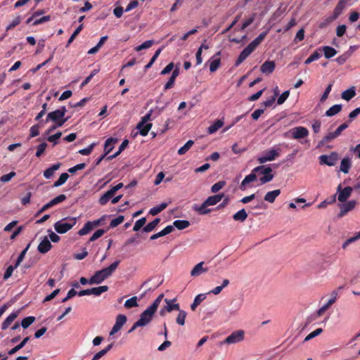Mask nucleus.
<instances>
[{"mask_svg":"<svg viewBox=\"0 0 360 360\" xmlns=\"http://www.w3.org/2000/svg\"><path fill=\"white\" fill-rule=\"evenodd\" d=\"M164 298V294H160L156 300L148 306L140 315L139 320L137 321L141 327H144L149 324L154 316L158 307Z\"/></svg>","mask_w":360,"mask_h":360,"instance_id":"f257e3e1","label":"nucleus"},{"mask_svg":"<svg viewBox=\"0 0 360 360\" xmlns=\"http://www.w3.org/2000/svg\"><path fill=\"white\" fill-rule=\"evenodd\" d=\"M120 264V261H115L107 268H104L100 271H96L93 276L89 280V283L99 284L102 283L105 279L108 278L117 269Z\"/></svg>","mask_w":360,"mask_h":360,"instance_id":"f03ea898","label":"nucleus"},{"mask_svg":"<svg viewBox=\"0 0 360 360\" xmlns=\"http://www.w3.org/2000/svg\"><path fill=\"white\" fill-rule=\"evenodd\" d=\"M77 221V217H66L54 224V229L60 234H63L70 231Z\"/></svg>","mask_w":360,"mask_h":360,"instance_id":"7ed1b4c3","label":"nucleus"},{"mask_svg":"<svg viewBox=\"0 0 360 360\" xmlns=\"http://www.w3.org/2000/svg\"><path fill=\"white\" fill-rule=\"evenodd\" d=\"M308 136V129L306 127L302 126L291 128L283 134L284 138L293 139L297 140L304 139Z\"/></svg>","mask_w":360,"mask_h":360,"instance_id":"20e7f679","label":"nucleus"},{"mask_svg":"<svg viewBox=\"0 0 360 360\" xmlns=\"http://www.w3.org/2000/svg\"><path fill=\"white\" fill-rule=\"evenodd\" d=\"M65 112L66 108L65 107L51 112L47 115L46 122H47L51 120L55 123H57V126L62 127L68 120L67 118H64Z\"/></svg>","mask_w":360,"mask_h":360,"instance_id":"39448f33","label":"nucleus"},{"mask_svg":"<svg viewBox=\"0 0 360 360\" xmlns=\"http://www.w3.org/2000/svg\"><path fill=\"white\" fill-rule=\"evenodd\" d=\"M152 112V110H150L142 117L141 122L137 124L136 128L139 130L140 134L143 136H146L152 127V124L150 123V121L153 120Z\"/></svg>","mask_w":360,"mask_h":360,"instance_id":"423d86ee","label":"nucleus"},{"mask_svg":"<svg viewBox=\"0 0 360 360\" xmlns=\"http://www.w3.org/2000/svg\"><path fill=\"white\" fill-rule=\"evenodd\" d=\"M281 149L278 146H274L270 150L263 152V153L258 157L257 160L259 163H265L266 162L273 161L276 158L279 157Z\"/></svg>","mask_w":360,"mask_h":360,"instance_id":"0eeeda50","label":"nucleus"},{"mask_svg":"<svg viewBox=\"0 0 360 360\" xmlns=\"http://www.w3.org/2000/svg\"><path fill=\"white\" fill-rule=\"evenodd\" d=\"M254 172H258V176L263 175V176L259 178L261 184L271 181L274 178V175L271 174L272 169L269 167L258 166L254 168Z\"/></svg>","mask_w":360,"mask_h":360,"instance_id":"6e6552de","label":"nucleus"},{"mask_svg":"<svg viewBox=\"0 0 360 360\" xmlns=\"http://www.w3.org/2000/svg\"><path fill=\"white\" fill-rule=\"evenodd\" d=\"M165 305L160 310V315L165 316L167 313H170L172 311H177L180 309V305L176 302V299H165Z\"/></svg>","mask_w":360,"mask_h":360,"instance_id":"1a4fd4ad","label":"nucleus"},{"mask_svg":"<svg viewBox=\"0 0 360 360\" xmlns=\"http://www.w3.org/2000/svg\"><path fill=\"white\" fill-rule=\"evenodd\" d=\"M245 338V331L243 330H238L233 331L224 341L225 344L232 345L242 342Z\"/></svg>","mask_w":360,"mask_h":360,"instance_id":"9d476101","label":"nucleus"},{"mask_svg":"<svg viewBox=\"0 0 360 360\" xmlns=\"http://www.w3.org/2000/svg\"><path fill=\"white\" fill-rule=\"evenodd\" d=\"M353 188L350 186L345 187L342 188V186L340 184L336 191V195L338 201L345 202L351 196Z\"/></svg>","mask_w":360,"mask_h":360,"instance_id":"9b49d317","label":"nucleus"},{"mask_svg":"<svg viewBox=\"0 0 360 360\" xmlns=\"http://www.w3.org/2000/svg\"><path fill=\"white\" fill-rule=\"evenodd\" d=\"M338 159V153H331L330 155H322L319 157L321 165H326L328 166H334Z\"/></svg>","mask_w":360,"mask_h":360,"instance_id":"f8f14e48","label":"nucleus"},{"mask_svg":"<svg viewBox=\"0 0 360 360\" xmlns=\"http://www.w3.org/2000/svg\"><path fill=\"white\" fill-rule=\"evenodd\" d=\"M127 316L124 314H119L116 317L115 323L114 324L112 330H110L109 335L112 336L117 332H119L122 326L126 323L127 322Z\"/></svg>","mask_w":360,"mask_h":360,"instance_id":"ddd939ff","label":"nucleus"},{"mask_svg":"<svg viewBox=\"0 0 360 360\" xmlns=\"http://www.w3.org/2000/svg\"><path fill=\"white\" fill-rule=\"evenodd\" d=\"M256 49L253 47L251 44H249L240 53L236 62V65H239L243 62Z\"/></svg>","mask_w":360,"mask_h":360,"instance_id":"4468645a","label":"nucleus"},{"mask_svg":"<svg viewBox=\"0 0 360 360\" xmlns=\"http://www.w3.org/2000/svg\"><path fill=\"white\" fill-rule=\"evenodd\" d=\"M258 176V172H254V169L252 170V172L247 175L245 179L242 181L240 184V188L242 190H245L246 188V186L250 183L254 182L257 180V178Z\"/></svg>","mask_w":360,"mask_h":360,"instance_id":"2eb2a0df","label":"nucleus"},{"mask_svg":"<svg viewBox=\"0 0 360 360\" xmlns=\"http://www.w3.org/2000/svg\"><path fill=\"white\" fill-rule=\"evenodd\" d=\"M221 63L220 52H217L210 59V70L215 72L219 67Z\"/></svg>","mask_w":360,"mask_h":360,"instance_id":"dca6fc26","label":"nucleus"},{"mask_svg":"<svg viewBox=\"0 0 360 360\" xmlns=\"http://www.w3.org/2000/svg\"><path fill=\"white\" fill-rule=\"evenodd\" d=\"M356 205V202L354 200L345 202L340 205V215L343 216L348 212L352 210Z\"/></svg>","mask_w":360,"mask_h":360,"instance_id":"f3484780","label":"nucleus"},{"mask_svg":"<svg viewBox=\"0 0 360 360\" xmlns=\"http://www.w3.org/2000/svg\"><path fill=\"white\" fill-rule=\"evenodd\" d=\"M204 264V262H200L197 264L191 271V276L192 277H197L202 274L207 272L208 269L203 266Z\"/></svg>","mask_w":360,"mask_h":360,"instance_id":"a211bd4d","label":"nucleus"},{"mask_svg":"<svg viewBox=\"0 0 360 360\" xmlns=\"http://www.w3.org/2000/svg\"><path fill=\"white\" fill-rule=\"evenodd\" d=\"M99 223L100 220L86 222L84 227L78 231V234L79 236L86 235L94 229V226L98 225Z\"/></svg>","mask_w":360,"mask_h":360,"instance_id":"6ab92c4d","label":"nucleus"},{"mask_svg":"<svg viewBox=\"0 0 360 360\" xmlns=\"http://www.w3.org/2000/svg\"><path fill=\"white\" fill-rule=\"evenodd\" d=\"M276 68L274 61L266 60L260 67V70L263 74H271L272 73Z\"/></svg>","mask_w":360,"mask_h":360,"instance_id":"aec40b11","label":"nucleus"},{"mask_svg":"<svg viewBox=\"0 0 360 360\" xmlns=\"http://www.w3.org/2000/svg\"><path fill=\"white\" fill-rule=\"evenodd\" d=\"M52 245L47 237H44L38 245V251L40 253H46L51 248Z\"/></svg>","mask_w":360,"mask_h":360,"instance_id":"412c9836","label":"nucleus"},{"mask_svg":"<svg viewBox=\"0 0 360 360\" xmlns=\"http://www.w3.org/2000/svg\"><path fill=\"white\" fill-rule=\"evenodd\" d=\"M337 300V293L333 292V296L330 298L327 303L323 305L318 311H317V315L319 316H321L330 307L332 304H333Z\"/></svg>","mask_w":360,"mask_h":360,"instance_id":"4be33fe9","label":"nucleus"},{"mask_svg":"<svg viewBox=\"0 0 360 360\" xmlns=\"http://www.w3.org/2000/svg\"><path fill=\"white\" fill-rule=\"evenodd\" d=\"M356 96V89L355 86H351L345 91H342L341 94V97L342 99L349 101L352 98Z\"/></svg>","mask_w":360,"mask_h":360,"instance_id":"5701e85b","label":"nucleus"},{"mask_svg":"<svg viewBox=\"0 0 360 360\" xmlns=\"http://www.w3.org/2000/svg\"><path fill=\"white\" fill-rule=\"evenodd\" d=\"M19 311H14L11 313L2 323L1 329L6 330L12 323V322L17 318Z\"/></svg>","mask_w":360,"mask_h":360,"instance_id":"b1692460","label":"nucleus"},{"mask_svg":"<svg viewBox=\"0 0 360 360\" xmlns=\"http://www.w3.org/2000/svg\"><path fill=\"white\" fill-rule=\"evenodd\" d=\"M346 6V0H340L336 6L332 20L336 19L343 11Z\"/></svg>","mask_w":360,"mask_h":360,"instance_id":"393cba45","label":"nucleus"},{"mask_svg":"<svg viewBox=\"0 0 360 360\" xmlns=\"http://www.w3.org/2000/svg\"><path fill=\"white\" fill-rule=\"evenodd\" d=\"M224 197V194H218L208 197L205 201L208 206L217 205Z\"/></svg>","mask_w":360,"mask_h":360,"instance_id":"a878e982","label":"nucleus"},{"mask_svg":"<svg viewBox=\"0 0 360 360\" xmlns=\"http://www.w3.org/2000/svg\"><path fill=\"white\" fill-rule=\"evenodd\" d=\"M281 191L279 189L274 190L266 193L264 200L270 203H273L276 198L280 195Z\"/></svg>","mask_w":360,"mask_h":360,"instance_id":"bb28decb","label":"nucleus"},{"mask_svg":"<svg viewBox=\"0 0 360 360\" xmlns=\"http://www.w3.org/2000/svg\"><path fill=\"white\" fill-rule=\"evenodd\" d=\"M172 231H173V226L172 225H169V226H166L161 231L152 235L150 236V240H155L160 237L165 236L170 233Z\"/></svg>","mask_w":360,"mask_h":360,"instance_id":"cd10ccee","label":"nucleus"},{"mask_svg":"<svg viewBox=\"0 0 360 360\" xmlns=\"http://www.w3.org/2000/svg\"><path fill=\"white\" fill-rule=\"evenodd\" d=\"M117 139L114 138H108L104 145L105 155H108L114 148V145L117 143Z\"/></svg>","mask_w":360,"mask_h":360,"instance_id":"c85d7f7f","label":"nucleus"},{"mask_svg":"<svg viewBox=\"0 0 360 360\" xmlns=\"http://www.w3.org/2000/svg\"><path fill=\"white\" fill-rule=\"evenodd\" d=\"M178 315L176 318V323L179 326H184L186 322V318L187 316V312L183 309H179L177 310Z\"/></svg>","mask_w":360,"mask_h":360,"instance_id":"c756f323","label":"nucleus"},{"mask_svg":"<svg viewBox=\"0 0 360 360\" xmlns=\"http://www.w3.org/2000/svg\"><path fill=\"white\" fill-rule=\"evenodd\" d=\"M351 160L349 158H344L340 163V171L345 174H347L351 167Z\"/></svg>","mask_w":360,"mask_h":360,"instance_id":"7c9ffc66","label":"nucleus"},{"mask_svg":"<svg viewBox=\"0 0 360 360\" xmlns=\"http://www.w3.org/2000/svg\"><path fill=\"white\" fill-rule=\"evenodd\" d=\"M338 137V136L336 134V133L334 132H330L327 135H326L321 141H319L318 144V147H321L326 145L327 143L330 142L331 140Z\"/></svg>","mask_w":360,"mask_h":360,"instance_id":"2f4dec72","label":"nucleus"},{"mask_svg":"<svg viewBox=\"0 0 360 360\" xmlns=\"http://www.w3.org/2000/svg\"><path fill=\"white\" fill-rule=\"evenodd\" d=\"M30 340V337H26L20 343H19L18 345H17L15 347H14L13 348H12L11 349H10L8 352V354L9 355H13L15 353H16L17 352H18L20 349H21L22 347H24V346L28 342V341Z\"/></svg>","mask_w":360,"mask_h":360,"instance_id":"473e14b6","label":"nucleus"},{"mask_svg":"<svg viewBox=\"0 0 360 360\" xmlns=\"http://www.w3.org/2000/svg\"><path fill=\"white\" fill-rule=\"evenodd\" d=\"M60 165L59 163L53 165L44 172V176L47 179L51 178L54 172L60 168Z\"/></svg>","mask_w":360,"mask_h":360,"instance_id":"72a5a7b5","label":"nucleus"},{"mask_svg":"<svg viewBox=\"0 0 360 360\" xmlns=\"http://www.w3.org/2000/svg\"><path fill=\"white\" fill-rule=\"evenodd\" d=\"M208 207L207 205L205 204V201L200 205H194L193 206V210L195 212H198L200 214H206L210 212V209H207Z\"/></svg>","mask_w":360,"mask_h":360,"instance_id":"f704fd0d","label":"nucleus"},{"mask_svg":"<svg viewBox=\"0 0 360 360\" xmlns=\"http://www.w3.org/2000/svg\"><path fill=\"white\" fill-rule=\"evenodd\" d=\"M115 193L110 189L107 192H105L99 199L98 202L101 205H104L107 204V202L110 200V198L115 195Z\"/></svg>","mask_w":360,"mask_h":360,"instance_id":"c9c22d12","label":"nucleus"},{"mask_svg":"<svg viewBox=\"0 0 360 360\" xmlns=\"http://www.w3.org/2000/svg\"><path fill=\"white\" fill-rule=\"evenodd\" d=\"M248 217V214L246 212V211L245 210V209H242L240 210H239L238 212H237L236 213H235L233 215V219L235 220V221H244Z\"/></svg>","mask_w":360,"mask_h":360,"instance_id":"e433bc0d","label":"nucleus"},{"mask_svg":"<svg viewBox=\"0 0 360 360\" xmlns=\"http://www.w3.org/2000/svg\"><path fill=\"white\" fill-rule=\"evenodd\" d=\"M229 280L224 279L221 285L215 287L212 290H210L209 293L215 295H219L224 288L229 285Z\"/></svg>","mask_w":360,"mask_h":360,"instance_id":"4c0bfd02","label":"nucleus"},{"mask_svg":"<svg viewBox=\"0 0 360 360\" xmlns=\"http://www.w3.org/2000/svg\"><path fill=\"white\" fill-rule=\"evenodd\" d=\"M167 205L168 204L167 202H162L159 205L152 207L149 211V214L153 216L157 215L160 212L164 210L167 207Z\"/></svg>","mask_w":360,"mask_h":360,"instance_id":"58836bf2","label":"nucleus"},{"mask_svg":"<svg viewBox=\"0 0 360 360\" xmlns=\"http://www.w3.org/2000/svg\"><path fill=\"white\" fill-rule=\"evenodd\" d=\"M342 110V105L336 104L330 107L326 112V115L328 117H332L338 112H340Z\"/></svg>","mask_w":360,"mask_h":360,"instance_id":"ea45409f","label":"nucleus"},{"mask_svg":"<svg viewBox=\"0 0 360 360\" xmlns=\"http://www.w3.org/2000/svg\"><path fill=\"white\" fill-rule=\"evenodd\" d=\"M224 125V122L221 120H217L213 124L209 127L207 131L209 134H212L215 133L218 129H219Z\"/></svg>","mask_w":360,"mask_h":360,"instance_id":"a19ab883","label":"nucleus"},{"mask_svg":"<svg viewBox=\"0 0 360 360\" xmlns=\"http://www.w3.org/2000/svg\"><path fill=\"white\" fill-rule=\"evenodd\" d=\"M190 226V222L187 220H175L173 222V227L175 226L179 230L186 229Z\"/></svg>","mask_w":360,"mask_h":360,"instance_id":"79ce46f5","label":"nucleus"},{"mask_svg":"<svg viewBox=\"0 0 360 360\" xmlns=\"http://www.w3.org/2000/svg\"><path fill=\"white\" fill-rule=\"evenodd\" d=\"M205 297H206L205 294L198 295L195 297L193 302L191 305V310L195 311L196 307L205 299Z\"/></svg>","mask_w":360,"mask_h":360,"instance_id":"37998d69","label":"nucleus"},{"mask_svg":"<svg viewBox=\"0 0 360 360\" xmlns=\"http://www.w3.org/2000/svg\"><path fill=\"white\" fill-rule=\"evenodd\" d=\"M91 289V295H94L95 296H99L102 293L108 291V287L107 285H101L98 287H95L90 288Z\"/></svg>","mask_w":360,"mask_h":360,"instance_id":"c03bdc74","label":"nucleus"},{"mask_svg":"<svg viewBox=\"0 0 360 360\" xmlns=\"http://www.w3.org/2000/svg\"><path fill=\"white\" fill-rule=\"evenodd\" d=\"M160 219L159 218L155 219L153 221L148 223L146 226H145L143 229L144 232H150L152 231L160 223Z\"/></svg>","mask_w":360,"mask_h":360,"instance_id":"a18cd8bd","label":"nucleus"},{"mask_svg":"<svg viewBox=\"0 0 360 360\" xmlns=\"http://www.w3.org/2000/svg\"><path fill=\"white\" fill-rule=\"evenodd\" d=\"M323 51L324 53V56L326 58H330L337 53V51L334 48L328 46H323Z\"/></svg>","mask_w":360,"mask_h":360,"instance_id":"49530a36","label":"nucleus"},{"mask_svg":"<svg viewBox=\"0 0 360 360\" xmlns=\"http://www.w3.org/2000/svg\"><path fill=\"white\" fill-rule=\"evenodd\" d=\"M138 306V298L136 296H134L125 301L124 307L130 309Z\"/></svg>","mask_w":360,"mask_h":360,"instance_id":"de8ad7c7","label":"nucleus"},{"mask_svg":"<svg viewBox=\"0 0 360 360\" xmlns=\"http://www.w3.org/2000/svg\"><path fill=\"white\" fill-rule=\"evenodd\" d=\"M194 142L192 140L188 141L184 146L181 147L178 150V154L180 155H182L185 154L193 145Z\"/></svg>","mask_w":360,"mask_h":360,"instance_id":"09e8293b","label":"nucleus"},{"mask_svg":"<svg viewBox=\"0 0 360 360\" xmlns=\"http://www.w3.org/2000/svg\"><path fill=\"white\" fill-rule=\"evenodd\" d=\"M154 44L153 40H148L142 43L141 45L137 46L134 48L135 51H140L143 49H147L152 46V45Z\"/></svg>","mask_w":360,"mask_h":360,"instance_id":"8fccbe9b","label":"nucleus"},{"mask_svg":"<svg viewBox=\"0 0 360 360\" xmlns=\"http://www.w3.org/2000/svg\"><path fill=\"white\" fill-rule=\"evenodd\" d=\"M163 48L158 49L155 52L152 58L150 59V62L145 66V70L149 69L153 64L155 63L158 57L160 56V53L162 52Z\"/></svg>","mask_w":360,"mask_h":360,"instance_id":"3c124183","label":"nucleus"},{"mask_svg":"<svg viewBox=\"0 0 360 360\" xmlns=\"http://www.w3.org/2000/svg\"><path fill=\"white\" fill-rule=\"evenodd\" d=\"M34 321L35 318L34 316H27L22 320L21 326L23 328H27Z\"/></svg>","mask_w":360,"mask_h":360,"instance_id":"603ef678","label":"nucleus"},{"mask_svg":"<svg viewBox=\"0 0 360 360\" xmlns=\"http://www.w3.org/2000/svg\"><path fill=\"white\" fill-rule=\"evenodd\" d=\"M68 177H69L68 174H67V173L61 174L60 176H59L58 179L54 183V186L58 187V186L63 185L68 180Z\"/></svg>","mask_w":360,"mask_h":360,"instance_id":"864d4df0","label":"nucleus"},{"mask_svg":"<svg viewBox=\"0 0 360 360\" xmlns=\"http://www.w3.org/2000/svg\"><path fill=\"white\" fill-rule=\"evenodd\" d=\"M359 238H360V235H359V232H358V233H356V235H355L354 237L349 238H348L347 240H346L344 242V243L342 244V248L343 249H346V248H347V247L349 244H351V243H352L355 242L356 240H359Z\"/></svg>","mask_w":360,"mask_h":360,"instance_id":"5fc2aeb1","label":"nucleus"},{"mask_svg":"<svg viewBox=\"0 0 360 360\" xmlns=\"http://www.w3.org/2000/svg\"><path fill=\"white\" fill-rule=\"evenodd\" d=\"M352 54V51L351 52H345L342 55L336 58V61L342 65L346 62V60L351 56Z\"/></svg>","mask_w":360,"mask_h":360,"instance_id":"6e6d98bb","label":"nucleus"},{"mask_svg":"<svg viewBox=\"0 0 360 360\" xmlns=\"http://www.w3.org/2000/svg\"><path fill=\"white\" fill-rule=\"evenodd\" d=\"M225 184H226V183L224 181H219L215 183L211 187V192L213 193L218 192L219 190H221L225 186Z\"/></svg>","mask_w":360,"mask_h":360,"instance_id":"4d7b16f0","label":"nucleus"},{"mask_svg":"<svg viewBox=\"0 0 360 360\" xmlns=\"http://www.w3.org/2000/svg\"><path fill=\"white\" fill-rule=\"evenodd\" d=\"M96 146V143H93L91 145H89L87 148L79 150V153L82 155H88L92 152L93 149Z\"/></svg>","mask_w":360,"mask_h":360,"instance_id":"13d9d810","label":"nucleus"},{"mask_svg":"<svg viewBox=\"0 0 360 360\" xmlns=\"http://www.w3.org/2000/svg\"><path fill=\"white\" fill-rule=\"evenodd\" d=\"M146 222V217H142V218L139 219V220H137L135 222L133 230L134 231H138L139 230H140V229L141 227H143L145 225Z\"/></svg>","mask_w":360,"mask_h":360,"instance_id":"bf43d9fd","label":"nucleus"},{"mask_svg":"<svg viewBox=\"0 0 360 360\" xmlns=\"http://www.w3.org/2000/svg\"><path fill=\"white\" fill-rule=\"evenodd\" d=\"M21 22V17L17 16L14 19H13L11 22L6 27V30H11L18 25Z\"/></svg>","mask_w":360,"mask_h":360,"instance_id":"052dcab7","label":"nucleus"},{"mask_svg":"<svg viewBox=\"0 0 360 360\" xmlns=\"http://www.w3.org/2000/svg\"><path fill=\"white\" fill-rule=\"evenodd\" d=\"M323 332V329L322 328H317L314 331L310 333L304 339V342H307V341H309L310 340H311L312 338L318 336L319 335H320L321 333Z\"/></svg>","mask_w":360,"mask_h":360,"instance_id":"680f3d73","label":"nucleus"},{"mask_svg":"<svg viewBox=\"0 0 360 360\" xmlns=\"http://www.w3.org/2000/svg\"><path fill=\"white\" fill-rule=\"evenodd\" d=\"M66 199V196L64 194L59 195L58 196L56 197L55 198L52 199L50 202L51 206H54L58 203H60L63 202Z\"/></svg>","mask_w":360,"mask_h":360,"instance_id":"e2e57ef3","label":"nucleus"},{"mask_svg":"<svg viewBox=\"0 0 360 360\" xmlns=\"http://www.w3.org/2000/svg\"><path fill=\"white\" fill-rule=\"evenodd\" d=\"M124 217L122 215H120L117 218L112 219L110 221V226L112 228L116 227L119 224H122L124 221Z\"/></svg>","mask_w":360,"mask_h":360,"instance_id":"0e129e2a","label":"nucleus"},{"mask_svg":"<svg viewBox=\"0 0 360 360\" xmlns=\"http://www.w3.org/2000/svg\"><path fill=\"white\" fill-rule=\"evenodd\" d=\"M321 57V54L318 51H315L305 61L304 63L308 65L314 60H318Z\"/></svg>","mask_w":360,"mask_h":360,"instance_id":"69168bd1","label":"nucleus"},{"mask_svg":"<svg viewBox=\"0 0 360 360\" xmlns=\"http://www.w3.org/2000/svg\"><path fill=\"white\" fill-rule=\"evenodd\" d=\"M104 233H105V231L103 229L97 230L96 232H94V233L89 238V241L92 242V241L97 240L98 238L101 237Z\"/></svg>","mask_w":360,"mask_h":360,"instance_id":"338daca9","label":"nucleus"},{"mask_svg":"<svg viewBox=\"0 0 360 360\" xmlns=\"http://www.w3.org/2000/svg\"><path fill=\"white\" fill-rule=\"evenodd\" d=\"M290 95L289 91H285L278 98L277 103L278 105L283 104L288 98Z\"/></svg>","mask_w":360,"mask_h":360,"instance_id":"774afa93","label":"nucleus"}]
</instances>
